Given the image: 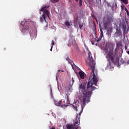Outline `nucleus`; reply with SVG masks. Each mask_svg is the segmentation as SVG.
Wrapping results in <instances>:
<instances>
[{
    "label": "nucleus",
    "instance_id": "nucleus-30",
    "mask_svg": "<svg viewBox=\"0 0 129 129\" xmlns=\"http://www.w3.org/2000/svg\"><path fill=\"white\" fill-rule=\"evenodd\" d=\"M51 129H56V128H55V127L52 126V127H51Z\"/></svg>",
    "mask_w": 129,
    "mask_h": 129
},
{
    "label": "nucleus",
    "instance_id": "nucleus-5",
    "mask_svg": "<svg viewBox=\"0 0 129 129\" xmlns=\"http://www.w3.org/2000/svg\"><path fill=\"white\" fill-rule=\"evenodd\" d=\"M80 124V117L78 118L77 121L74 122V124H67L66 125V127L67 129H78L79 128V125Z\"/></svg>",
    "mask_w": 129,
    "mask_h": 129
},
{
    "label": "nucleus",
    "instance_id": "nucleus-19",
    "mask_svg": "<svg viewBox=\"0 0 129 129\" xmlns=\"http://www.w3.org/2000/svg\"><path fill=\"white\" fill-rule=\"evenodd\" d=\"M66 95L67 96V105H68V103H69V102H70V101H69V96H68V95H67V94H66Z\"/></svg>",
    "mask_w": 129,
    "mask_h": 129
},
{
    "label": "nucleus",
    "instance_id": "nucleus-35",
    "mask_svg": "<svg viewBox=\"0 0 129 129\" xmlns=\"http://www.w3.org/2000/svg\"><path fill=\"white\" fill-rule=\"evenodd\" d=\"M127 30H129V27H128V29Z\"/></svg>",
    "mask_w": 129,
    "mask_h": 129
},
{
    "label": "nucleus",
    "instance_id": "nucleus-37",
    "mask_svg": "<svg viewBox=\"0 0 129 129\" xmlns=\"http://www.w3.org/2000/svg\"><path fill=\"white\" fill-rule=\"evenodd\" d=\"M76 120H77V118H76Z\"/></svg>",
    "mask_w": 129,
    "mask_h": 129
},
{
    "label": "nucleus",
    "instance_id": "nucleus-16",
    "mask_svg": "<svg viewBox=\"0 0 129 129\" xmlns=\"http://www.w3.org/2000/svg\"><path fill=\"white\" fill-rule=\"evenodd\" d=\"M121 1L122 3H123L125 5L128 4V0H120Z\"/></svg>",
    "mask_w": 129,
    "mask_h": 129
},
{
    "label": "nucleus",
    "instance_id": "nucleus-27",
    "mask_svg": "<svg viewBox=\"0 0 129 129\" xmlns=\"http://www.w3.org/2000/svg\"><path fill=\"white\" fill-rule=\"evenodd\" d=\"M64 72V71H63V70H59L58 71V72Z\"/></svg>",
    "mask_w": 129,
    "mask_h": 129
},
{
    "label": "nucleus",
    "instance_id": "nucleus-18",
    "mask_svg": "<svg viewBox=\"0 0 129 129\" xmlns=\"http://www.w3.org/2000/svg\"><path fill=\"white\" fill-rule=\"evenodd\" d=\"M58 2H59V0H51V2L52 3V4L58 3Z\"/></svg>",
    "mask_w": 129,
    "mask_h": 129
},
{
    "label": "nucleus",
    "instance_id": "nucleus-9",
    "mask_svg": "<svg viewBox=\"0 0 129 129\" xmlns=\"http://www.w3.org/2000/svg\"><path fill=\"white\" fill-rule=\"evenodd\" d=\"M109 24H110V20L109 19H107V20H105L104 22V28L105 30H106L107 28L108 27V26H109Z\"/></svg>",
    "mask_w": 129,
    "mask_h": 129
},
{
    "label": "nucleus",
    "instance_id": "nucleus-24",
    "mask_svg": "<svg viewBox=\"0 0 129 129\" xmlns=\"http://www.w3.org/2000/svg\"><path fill=\"white\" fill-rule=\"evenodd\" d=\"M82 27H83V24H81L79 25V28L81 30H82Z\"/></svg>",
    "mask_w": 129,
    "mask_h": 129
},
{
    "label": "nucleus",
    "instance_id": "nucleus-7",
    "mask_svg": "<svg viewBox=\"0 0 129 129\" xmlns=\"http://www.w3.org/2000/svg\"><path fill=\"white\" fill-rule=\"evenodd\" d=\"M54 104L56 106H61V107H67L68 105L67 104H62V101H54Z\"/></svg>",
    "mask_w": 129,
    "mask_h": 129
},
{
    "label": "nucleus",
    "instance_id": "nucleus-21",
    "mask_svg": "<svg viewBox=\"0 0 129 129\" xmlns=\"http://www.w3.org/2000/svg\"><path fill=\"white\" fill-rule=\"evenodd\" d=\"M55 45V42L52 40L51 41V46H53Z\"/></svg>",
    "mask_w": 129,
    "mask_h": 129
},
{
    "label": "nucleus",
    "instance_id": "nucleus-1",
    "mask_svg": "<svg viewBox=\"0 0 129 129\" xmlns=\"http://www.w3.org/2000/svg\"><path fill=\"white\" fill-rule=\"evenodd\" d=\"M92 85H93V83L89 82L87 86V89L86 84L85 83H81L79 86L80 92H82L83 95V105L81 108V112L79 113L80 116L81 115V113H82V111H83V108H84V107L86 105V103L90 102V98L92 94V91L96 89V87H93Z\"/></svg>",
    "mask_w": 129,
    "mask_h": 129
},
{
    "label": "nucleus",
    "instance_id": "nucleus-22",
    "mask_svg": "<svg viewBox=\"0 0 129 129\" xmlns=\"http://www.w3.org/2000/svg\"><path fill=\"white\" fill-rule=\"evenodd\" d=\"M125 6H124V5L122 4L121 6V8L122 9V10H125Z\"/></svg>",
    "mask_w": 129,
    "mask_h": 129
},
{
    "label": "nucleus",
    "instance_id": "nucleus-36",
    "mask_svg": "<svg viewBox=\"0 0 129 129\" xmlns=\"http://www.w3.org/2000/svg\"><path fill=\"white\" fill-rule=\"evenodd\" d=\"M56 77H57V75H56Z\"/></svg>",
    "mask_w": 129,
    "mask_h": 129
},
{
    "label": "nucleus",
    "instance_id": "nucleus-14",
    "mask_svg": "<svg viewBox=\"0 0 129 129\" xmlns=\"http://www.w3.org/2000/svg\"><path fill=\"white\" fill-rule=\"evenodd\" d=\"M120 62L121 64H125V65L129 64V59L126 62H125V61H124L123 58H121Z\"/></svg>",
    "mask_w": 129,
    "mask_h": 129
},
{
    "label": "nucleus",
    "instance_id": "nucleus-34",
    "mask_svg": "<svg viewBox=\"0 0 129 129\" xmlns=\"http://www.w3.org/2000/svg\"><path fill=\"white\" fill-rule=\"evenodd\" d=\"M95 45H96V46H97V43H96V44H95Z\"/></svg>",
    "mask_w": 129,
    "mask_h": 129
},
{
    "label": "nucleus",
    "instance_id": "nucleus-15",
    "mask_svg": "<svg viewBox=\"0 0 129 129\" xmlns=\"http://www.w3.org/2000/svg\"><path fill=\"white\" fill-rule=\"evenodd\" d=\"M64 25L66 27H67V28H69L70 27H71V24H70V22L68 21H66L64 22Z\"/></svg>",
    "mask_w": 129,
    "mask_h": 129
},
{
    "label": "nucleus",
    "instance_id": "nucleus-4",
    "mask_svg": "<svg viewBox=\"0 0 129 129\" xmlns=\"http://www.w3.org/2000/svg\"><path fill=\"white\" fill-rule=\"evenodd\" d=\"M21 26H24L22 32V33H30L33 30L32 26L31 25V24H25V22L22 21L21 23Z\"/></svg>",
    "mask_w": 129,
    "mask_h": 129
},
{
    "label": "nucleus",
    "instance_id": "nucleus-12",
    "mask_svg": "<svg viewBox=\"0 0 129 129\" xmlns=\"http://www.w3.org/2000/svg\"><path fill=\"white\" fill-rule=\"evenodd\" d=\"M79 75L80 76V77L81 79H84L85 73H84L83 71H80L79 72Z\"/></svg>",
    "mask_w": 129,
    "mask_h": 129
},
{
    "label": "nucleus",
    "instance_id": "nucleus-26",
    "mask_svg": "<svg viewBox=\"0 0 129 129\" xmlns=\"http://www.w3.org/2000/svg\"><path fill=\"white\" fill-rule=\"evenodd\" d=\"M72 82L73 84L75 82V81H74V80L73 79V78H72Z\"/></svg>",
    "mask_w": 129,
    "mask_h": 129
},
{
    "label": "nucleus",
    "instance_id": "nucleus-11",
    "mask_svg": "<svg viewBox=\"0 0 129 129\" xmlns=\"http://www.w3.org/2000/svg\"><path fill=\"white\" fill-rule=\"evenodd\" d=\"M100 32H101L100 34L98 39L96 40V39H95V40L97 41V43H98V42L101 41V40L102 39V38H103V31H102V30H100Z\"/></svg>",
    "mask_w": 129,
    "mask_h": 129
},
{
    "label": "nucleus",
    "instance_id": "nucleus-28",
    "mask_svg": "<svg viewBox=\"0 0 129 129\" xmlns=\"http://www.w3.org/2000/svg\"><path fill=\"white\" fill-rule=\"evenodd\" d=\"M52 49H53V46H51L50 49V51H52Z\"/></svg>",
    "mask_w": 129,
    "mask_h": 129
},
{
    "label": "nucleus",
    "instance_id": "nucleus-2",
    "mask_svg": "<svg viewBox=\"0 0 129 129\" xmlns=\"http://www.w3.org/2000/svg\"><path fill=\"white\" fill-rule=\"evenodd\" d=\"M114 52L115 53H113V50H110L106 56V58L109 62L108 65L109 66L111 65L110 61L112 63H113V64H118V63L119 62V57L118 55L116 54V53H117V48L115 49Z\"/></svg>",
    "mask_w": 129,
    "mask_h": 129
},
{
    "label": "nucleus",
    "instance_id": "nucleus-17",
    "mask_svg": "<svg viewBox=\"0 0 129 129\" xmlns=\"http://www.w3.org/2000/svg\"><path fill=\"white\" fill-rule=\"evenodd\" d=\"M66 60H67V61H68V62H69V63L70 64H71V63H73V61H72V60L70 59V58H69V57H67Z\"/></svg>",
    "mask_w": 129,
    "mask_h": 129
},
{
    "label": "nucleus",
    "instance_id": "nucleus-23",
    "mask_svg": "<svg viewBox=\"0 0 129 129\" xmlns=\"http://www.w3.org/2000/svg\"><path fill=\"white\" fill-rule=\"evenodd\" d=\"M79 6L81 7L82 6V0H79Z\"/></svg>",
    "mask_w": 129,
    "mask_h": 129
},
{
    "label": "nucleus",
    "instance_id": "nucleus-29",
    "mask_svg": "<svg viewBox=\"0 0 129 129\" xmlns=\"http://www.w3.org/2000/svg\"><path fill=\"white\" fill-rule=\"evenodd\" d=\"M124 48H125V50H126V49H127V46H126L125 45Z\"/></svg>",
    "mask_w": 129,
    "mask_h": 129
},
{
    "label": "nucleus",
    "instance_id": "nucleus-25",
    "mask_svg": "<svg viewBox=\"0 0 129 129\" xmlns=\"http://www.w3.org/2000/svg\"><path fill=\"white\" fill-rule=\"evenodd\" d=\"M73 107L74 108H76V110L77 111H78V109H77V106H75L74 105H73Z\"/></svg>",
    "mask_w": 129,
    "mask_h": 129
},
{
    "label": "nucleus",
    "instance_id": "nucleus-31",
    "mask_svg": "<svg viewBox=\"0 0 129 129\" xmlns=\"http://www.w3.org/2000/svg\"><path fill=\"white\" fill-rule=\"evenodd\" d=\"M76 3H78L79 2V0H76Z\"/></svg>",
    "mask_w": 129,
    "mask_h": 129
},
{
    "label": "nucleus",
    "instance_id": "nucleus-6",
    "mask_svg": "<svg viewBox=\"0 0 129 129\" xmlns=\"http://www.w3.org/2000/svg\"><path fill=\"white\" fill-rule=\"evenodd\" d=\"M50 8L49 6H43L41 9L40 12V15L42 14L41 12H43V14H45L46 16H47L48 18H49V14H50V12L48 10H47V9H49Z\"/></svg>",
    "mask_w": 129,
    "mask_h": 129
},
{
    "label": "nucleus",
    "instance_id": "nucleus-33",
    "mask_svg": "<svg viewBox=\"0 0 129 129\" xmlns=\"http://www.w3.org/2000/svg\"><path fill=\"white\" fill-rule=\"evenodd\" d=\"M93 24L94 25V26H95V23L94 22L93 23Z\"/></svg>",
    "mask_w": 129,
    "mask_h": 129
},
{
    "label": "nucleus",
    "instance_id": "nucleus-20",
    "mask_svg": "<svg viewBox=\"0 0 129 129\" xmlns=\"http://www.w3.org/2000/svg\"><path fill=\"white\" fill-rule=\"evenodd\" d=\"M127 15V16H129V12H128V10H127V9L126 8H125V10H124Z\"/></svg>",
    "mask_w": 129,
    "mask_h": 129
},
{
    "label": "nucleus",
    "instance_id": "nucleus-10",
    "mask_svg": "<svg viewBox=\"0 0 129 129\" xmlns=\"http://www.w3.org/2000/svg\"><path fill=\"white\" fill-rule=\"evenodd\" d=\"M46 16H47V15H46V14L45 13H43L42 15L40 17V21L41 22V23H43V22H44V21L45 22H47V20H46Z\"/></svg>",
    "mask_w": 129,
    "mask_h": 129
},
{
    "label": "nucleus",
    "instance_id": "nucleus-32",
    "mask_svg": "<svg viewBox=\"0 0 129 129\" xmlns=\"http://www.w3.org/2000/svg\"><path fill=\"white\" fill-rule=\"evenodd\" d=\"M127 53L129 55V51H127Z\"/></svg>",
    "mask_w": 129,
    "mask_h": 129
},
{
    "label": "nucleus",
    "instance_id": "nucleus-8",
    "mask_svg": "<svg viewBox=\"0 0 129 129\" xmlns=\"http://www.w3.org/2000/svg\"><path fill=\"white\" fill-rule=\"evenodd\" d=\"M115 38H118V37H122V33H121V30L120 28L119 29H116V31L114 35Z\"/></svg>",
    "mask_w": 129,
    "mask_h": 129
},
{
    "label": "nucleus",
    "instance_id": "nucleus-3",
    "mask_svg": "<svg viewBox=\"0 0 129 129\" xmlns=\"http://www.w3.org/2000/svg\"><path fill=\"white\" fill-rule=\"evenodd\" d=\"M89 58L90 60V67L92 69V74H93L92 80L93 82V84L95 86H97V82H98V78H97V74H95L94 71H95V61L93 60V58L92 57V55H91V52H89L88 53Z\"/></svg>",
    "mask_w": 129,
    "mask_h": 129
},
{
    "label": "nucleus",
    "instance_id": "nucleus-13",
    "mask_svg": "<svg viewBox=\"0 0 129 129\" xmlns=\"http://www.w3.org/2000/svg\"><path fill=\"white\" fill-rule=\"evenodd\" d=\"M122 30L123 31V34H125L126 32V25L125 24H123L122 25Z\"/></svg>",
    "mask_w": 129,
    "mask_h": 129
}]
</instances>
